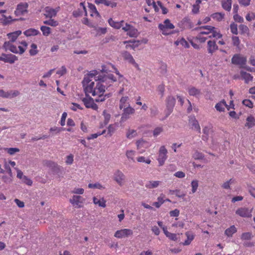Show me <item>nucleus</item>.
<instances>
[{
  "instance_id": "1",
  "label": "nucleus",
  "mask_w": 255,
  "mask_h": 255,
  "mask_svg": "<svg viewBox=\"0 0 255 255\" xmlns=\"http://www.w3.org/2000/svg\"><path fill=\"white\" fill-rule=\"evenodd\" d=\"M104 77L100 75L98 71L92 70L85 76L82 82L86 95H89L91 94L93 96H99L95 99L97 102L105 100L106 96H103L105 87L102 84L104 81Z\"/></svg>"
},
{
  "instance_id": "2",
  "label": "nucleus",
  "mask_w": 255,
  "mask_h": 255,
  "mask_svg": "<svg viewBox=\"0 0 255 255\" xmlns=\"http://www.w3.org/2000/svg\"><path fill=\"white\" fill-rule=\"evenodd\" d=\"M85 199L79 195H73L69 202L75 208H80L84 206Z\"/></svg>"
},
{
  "instance_id": "3",
  "label": "nucleus",
  "mask_w": 255,
  "mask_h": 255,
  "mask_svg": "<svg viewBox=\"0 0 255 255\" xmlns=\"http://www.w3.org/2000/svg\"><path fill=\"white\" fill-rule=\"evenodd\" d=\"M167 150L165 146H161L159 150L157 160L159 166H162L167 158Z\"/></svg>"
},
{
  "instance_id": "4",
  "label": "nucleus",
  "mask_w": 255,
  "mask_h": 255,
  "mask_svg": "<svg viewBox=\"0 0 255 255\" xmlns=\"http://www.w3.org/2000/svg\"><path fill=\"white\" fill-rule=\"evenodd\" d=\"M174 28V25L170 22V20L168 19H165L163 22V24L160 23L158 25V28L162 31V34L165 35H167L169 34V33L167 32V29H172Z\"/></svg>"
},
{
  "instance_id": "5",
  "label": "nucleus",
  "mask_w": 255,
  "mask_h": 255,
  "mask_svg": "<svg viewBox=\"0 0 255 255\" xmlns=\"http://www.w3.org/2000/svg\"><path fill=\"white\" fill-rule=\"evenodd\" d=\"M114 179L120 186H123L126 181V178L124 173L120 171L117 170L114 175Z\"/></svg>"
},
{
  "instance_id": "6",
  "label": "nucleus",
  "mask_w": 255,
  "mask_h": 255,
  "mask_svg": "<svg viewBox=\"0 0 255 255\" xmlns=\"http://www.w3.org/2000/svg\"><path fill=\"white\" fill-rule=\"evenodd\" d=\"M135 112V110L128 105L127 107L124 108L123 113L121 117V122H124L127 119L129 118V115L133 114Z\"/></svg>"
},
{
  "instance_id": "7",
  "label": "nucleus",
  "mask_w": 255,
  "mask_h": 255,
  "mask_svg": "<svg viewBox=\"0 0 255 255\" xmlns=\"http://www.w3.org/2000/svg\"><path fill=\"white\" fill-rule=\"evenodd\" d=\"M176 100L173 96H168L166 99L167 116L170 115L175 104Z\"/></svg>"
},
{
  "instance_id": "8",
  "label": "nucleus",
  "mask_w": 255,
  "mask_h": 255,
  "mask_svg": "<svg viewBox=\"0 0 255 255\" xmlns=\"http://www.w3.org/2000/svg\"><path fill=\"white\" fill-rule=\"evenodd\" d=\"M85 98H83L82 101L84 103L85 106L87 108H92L94 110L98 109L97 105L94 103L93 98L90 97L89 95H86Z\"/></svg>"
},
{
  "instance_id": "9",
  "label": "nucleus",
  "mask_w": 255,
  "mask_h": 255,
  "mask_svg": "<svg viewBox=\"0 0 255 255\" xmlns=\"http://www.w3.org/2000/svg\"><path fill=\"white\" fill-rule=\"evenodd\" d=\"M133 234V232L131 230L128 229H122L117 231L115 233V237L118 238H123L131 236Z\"/></svg>"
},
{
  "instance_id": "10",
  "label": "nucleus",
  "mask_w": 255,
  "mask_h": 255,
  "mask_svg": "<svg viewBox=\"0 0 255 255\" xmlns=\"http://www.w3.org/2000/svg\"><path fill=\"white\" fill-rule=\"evenodd\" d=\"M236 214L242 217H251L252 210H249L247 208L241 207L236 210Z\"/></svg>"
},
{
  "instance_id": "11",
  "label": "nucleus",
  "mask_w": 255,
  "mask_h": 255,
  "mask_svg": "<svg viewBox=\"0 0 255 255\" xmlns=\"http://www.w3.org/2000/svg\"><path fill=\"white\" fill-rule=\"evenodd\" d=\"M16 60H17L16 56L11 54H6L3 53L0 56V60L5 63H12Z\"/></svg>"
},
{
  "instance_id": "12",
  "label": "nucleus",
  "mask_w": 255,
  "mask_h": 255,
  "mask_svg": "<svg viewBox=\"0 0 255 255\" xmlns=\"http://www.w3.org/2000/svg\"><path fill=\"white\" fill-rule=\"evenodd\" d=\"M232 64H246L247 58L244 55L235 54L232 59Z\"/></svg>"
},
{
  "instance_id": "13",
  "label": "nucleus",
  "mask_w": 255,
  "mask_h": 255,
  "mask_svg": "<svg viewBox=\"0 0 255 255\" xmlns=\"http://www.w3.org/2000/svg\"><path fill=\"white\" fill-rule=\"evenodd\" d=\"M189 95L191 96H194L198 98L202 94L200 89H197L194 86H189L187 89Z\"/></svg>"
},
{
  "instance_id": "14",
  "label": "nucleus",
  "mask_w": 255,
  "mask_h": 255,
  "mask_svg": "<svg viewBox=\"0 0 255 255\" xmlns=\"http://www.w3.org/2000/svg\"><path fill=\"white\" fill-rule=\"evenodd\" d=\"M44 10L46 12L44 15L46 18H51L53 17H55L57 14V11L49 6L45 7Z\"/></svg>"
},
{
  "instance_id": "15",
  "label": "nucleus",
  "mask_w": 255,
  "mask_h": 255,
  "mask_svg": "<svg viewBox=\"0 0 255 255\" xmlns=\"http://www.w3.org/2000/svg\"><path fill=\"white\" fill-rule=\"evenodd\" d=\"M189 123L195 130L198 131L199 133L201 132V128L199 123L194 117L190 119Z\"/></svg>"
},
{
  "instance_id": "16",
  "label": "nucleus",
  "mask_w": 255,
  "mask_h": 255,
  "mask_svg": "<svg viewBox=\"0 0 255 255\" xmlns=\"http://www.w3.org/2000/svg\"><path fill=\"white\" fill-rule=\"evenodd\" d=\"M185 235L187 237V240H186L184 243H183V245L184 246H187L191 244V242L194 240L195 235L194 234L188 231L185 233Z\"/></svg>"
},
{
  "instance_id": "17",
  "label": "nucleus",
  "mask_w": 255,
  "mask_h": 255,
  "mask_svg": "<svg viewBox=\"0 0 255 255\" xmlns=\"http://www.w3.org/2000/svg\"><path fill=\"white\" fill-rule=\"evenodd\" d=\"M93 201L94 204L98 205L99 207L104 208L106 207V201L103 198H98L94 197Z\"/></svg>"
},
{
  "instance_id": "18",
  "label": "nucleus",
  "mask_w": 255,
  "mask_h": 255,
  "mask_svg": "<svg viewBox=\"0 0 255 255\" xmlns=\"http://www.w3.org/2000/svg\"><path fill=\"white\" fill-rule=\"evenodd\" d=\"M124 44L127 43L126 46V48H131L134 49L135 47H137L139 44V41L132 40V41H125L123 42Z\"/></svg>"
},
{
  "instance_id": "19",
  "label": "nucleus",
  "mask_w": 255,
  "mask_h": 255,
  "mask_svg": "<svg viewBox=\"0 0 255 255\" xmlns=\"http://www.w3.org/2000/svg\"><path fill=\"white\" fill-rule=\"evenodd\" d=\"M163 231L165 236L170 240L176 241L177 240V234L171 233L167 231V228H163Z\"/></svg>"
},
{
  "instance_id": "20",
  "label": "nucleus",
  "mask_w": 255,
  "mask_h": 255,
  "mask_svg": "<svg viewBox=\"0 0 255 255\" xmlns=\"http://www.w3.org/2000/svg\"><path fill=\"white\" fill-rule=\"evenodd\" d=\"M227 104L224 100H222L215 105V108L219 112H224Z\"/></svg>"
},
{
  "instance_id": "21",
  "label": "nucleus",
  "mask_w": 255,
  "mask_h": 255,
  "mask_svg": "<svg viewBox=\"0 0 255 255\" xmlns=\"http://www.w3.org/2000/svg\"><path fill=\"white\" fill-rule=\"evenodd\" d=\"M122 57L126 62L133 63L134 59L130 53L126 51L122 53Z\"/></svg>"
},
{
  "instance_id": "22",
  "label": "nucleus",
  "mask_w": 255,
  "mask_h": 255,
  "mask_svg": "<svg viewBox=\"0 0 255 255\" xmlns=\"http://www.w3.org/2000/svg\"><path fill=\"white\" fill-rule=\"evenodd\" d=\"M161 183L160 181H149L145 185V187L148 189H152L157 187Z\"/></svg>"
},
{
  "instance_id": "23",
  "label": "nucleus",
  "mask_w": 255,
  "mask_h": 255,
  "mask_svg": "<svg viewBox=\"0 0 255 255\" xmlns=\"http://www.w3.org/2000/svg\"><path fill=\"white\" fill-rule=\"evenodd\" d=\"M20 93L17 90H10L6 91V98L12 99L19 95Z\"/></svg>"
},
{
  "instance_id": "24",
  "label": "nucleus",
  "mask_w": 255,
  "mask_h": 255,
  "mask_svg": "<svg viewBox=\"0 0 255 255\" xmlns=\"http://www.w3.org/2000/svg\"><path fill=\"white\" fill-rule=\"evenodd\" d=\"M237 231L236 228L234 225H233L225 231V234L228 237H231Z\"/></svg>"
},
{
  "instance_id": "25",
  "label": "nucleus",
  "mask_w": 255,
  "mask_h": 255,
  "mask_svg": "<svg viewBox=\"0 0 255 255\" xmlns=\"http://www.w3.org/2000/svg\"><path fill=\"white\" fill-rule=\"evenodd\" d=\"M208 50L209 53H212L215 50L218 49V46L214 41H209L208 42Z\"/></svg>"
},
{
  "instance_id": "26",
  "label": "nucleus",
  "mask_w": 255,
  "mask_h": 255,
  "mask_svg": "<svg viewBox=\"0 0 255 255\" xmlns=\"http://www.w3.org/2000/svg\"><path fill=\"white\" fill-rule=\"evenodd\" d=\"M241 78L244 79L246 83H248L250 81H252L253 77L251 76V74L247 73L243 71H241Z\"/></svg>"
},
{
  "instance_id": "27",
  "label": "nucleus",
  "mask_w": 255,
  "mask_h": 255,
  "mask_svg": "<svg viewBox=\"0 0 255 255\" xmlns=\"http://www.w3.org/2000/svg\"><path fill=\"white\" fill-rule=\"evenodd\" d=\"M23 33L25 36L28 37L31 36L37 35L39 33V31L38 30H36L34 28H29L25 30L23 32Z\"/></svg>"
},
{
  "instance_id": "28",
  "label": "nucleus",
  "mask_w": 255,
  "mask_h": 255,
  "mask_svg": "<svg viewBox=\"0 0 255 255\" xmlns=\"http://www.w3.org/2000/svg\"><path fill=\"white\" fill-rule=\"evenodd\" d=\"M223 8L227 11H230L232 6V0H223L222 2Z\"/></svg>"
},
{
  "instance_id": "29",
  "label": "nucleus",
  "mask_w": 255,
  "mask_h": 255,
  "mask_svg": "<svg viewBox=\"0 0 255 255\" xmlns=\"http://www.w3.org/2000/svg\"><path fill=\"white\" fill-rule=\"evenodd\" d=\"M2 181L5 183H10L12 180V173H6L2 177Z\"/></svg>"
},
{
  "instance_id": "30",
  "label": "nucleus",
  "mask_w": 255,
  "mask_h": 255,
  "mask_svg": "<svg viewBox=\"0 0 255 255\" xmlns=\"http://www.w3.org/2000/svg\"><path fill=\"white\" fill-rule=\"evenodd\" d=\"M28 6L27 3H20L17 5L16 8L24 14L25 12H27Z\"/></svg>"
},
{
  "instance_id": "31",
  "label": "nucleus",
  "mask_w": 255,
  "mask_h": 255,
  "mask_svg": "<svg viewBox=\"0 0 255 255\" xmlns=\"http://www.w3.org/2000/svg\"><path fill=\"white\" fill-rule=\"evenodd\" d=\"M255 125V118L251 116L247 118V123L245 126L249 128H251L253 127Z\"/></svg>"
},
{
  "instance_id": "32",
  "label": "nucleus",
  "mask_w": 255,
  "mask_h": 255,
  "mask_svg": "<svg viewBox=\"0 0 255 255\" xmlns=\"http://www.w3.org/2000/svg\"><path fill=\"white\" fill-rule=\"evenodd\" d=\"M224 13L222 12H216L211 15V17L218 21H221L224 17Z\"/></svg>"
},
{
  "instance_id": "33",
  "label": "nucleus",
  "mask_w": 255,
  "mask_h": 255,
  "mask_svg": "<svg viewBox=\"0 0 255 255\" xmlns=\"http://www.w3.org/2000/svg\"><path fill=\"white\" fill-rule=\"evenodd\" d=\"M128 101V97L127 96L123 97L120 102V108L121 109H123L126 107L127 105V104H128L127 102Z\"/></svg>"
},
{
  "instance_id": "34",
  "label": "nucleus",
  "mask_w": 255,
  "mask_h": 255,
  "mask_svg": "<svg viewBox=\"0 0 255 255\" xmlns=\"http://www.w3.org/2000/svg\"><path fill=\"white\" fill-rule=\"evenodd\" d=\"M137 135V132L135 130L132 129H128L127 133L126 136L128 138L131 139Z\"/></svg>"
},
{
  "instance_id": "35",
  "label": "nucleus",
  "mask_w": 255,
  "mask_h": 255,
  "mask_svg": "<svg viewBox=\"0 0 255 255\" xmlns=\"http://www.w3.org/2000/svg\"><path fill=\"white\" fill-rule=\"evenodd\" d=\"M88 7L90 9L91 12H92V13L91 14V16H93V13H95L97 16H100V14L98 10H97V8L94 4L91 3H88Z\"/></svg>"
},
{
  "instance_id": "36",
  "label": "nucleus",
  "mask_w": 255,
  "mask_h": 255,
  "mask_svg": "<svg viewBox=\"0 0 255 255\" xmlns=\"http://www.w3.org/2000/svg\"><path fill=\"white\" fill-rule=\"evenodd\" d=\"M234 182H235V179L231 178L229 180L227 181L226 182H224L222 185V187L225 189H230L231 184H233L234 183Z\"/></svg>"
},
{
  "instance_id": "37",
  "label": "nucleus",
  "mask_w": 255,
  "mask_h": 255,
  "mask_svg": "<svg viewBox=\"0 0 255 255\" xmlns=\"http://www.w3.org/2000/svg\"><path fill=\"white\" fill-rule=\"evenodd\" d=\"M204 29L205 30H207V31H210V32L211 33L212 31H213L215 29V27L210 26V25H207V26H200L198 27H196L194 29V30H198L200 29Z\"/></svg>"
},
{
  "instance_id": "38",
  "label": "nucleus",
  "mask_w": 255,
  "mask_h": 255,
  "mask_svg": "<svg viewBox=\"0 0 255 255\" xmlns=\"http://www.w3.org/2000/svg\"><path fill=\"white\" fill-rule=\"evenodd\" d=\"M3 166L4 168V172L9 173H12L11 168L10 167V165L9 164V163L8 162V160H7L5 159H3Z\"/></svg>"
},
{
  "instance_id": "39",
  "label": "nucleus",
  "mask_w": 255,
  "mask_h": 255,
  "mask_svg": "<svg viewBox=\"0 0 255 255\" xmlns=\"http://www.w3.org/2000/svg\"><path fill=\"white\" fill-rule=\"evenodd\" d=\"M88 187L91 189H103L104 188L103 186L100 184L99 183H89L88 184Z\"/></svg>"
},
{
  "instance_id": "40",
  "label": "nucleus",
  "mask_w": 255,
  "mask_h": 255,
  "mask_svg": "<svg viewBox=\"0 0 255 255\" xmlns=\"http://www.w3.org/2000/svg\"><path fill=\"white\" fill-rule=\"evenodd\" d=\"M201 0H196L195 4L193 5L192 12L194 13H197L199 10V4L201 3Z\"/></svg>"
},
{
  "instance_id": "41",
  "label": "nucleus",
  "mask_w": 255,
  "mask_h": 255,
  "mask_svg": "<svg viewBox=\"0 0 255 255\" xmlns=\"http://www.w3.org/2000/svg\"><path fill=\"white\" fill-rule=\"evenodd\" d=\"M40 29L44 36H48L51 33V28L49 27L42 26Z\"/></svg>"
},
{
  "instance_id": "42",
  "label": "nucleus",
  "mask_w": 255,
  "mask_h": 255,
  "mask_svg": "<svg viewBox=\"0 0 255 255\" xmlns=\"http://www.w3.org/2000/svg\"><path fill=\"white\" fill-rule=\"evenodd\" d=\"M191 185L192 187V193H194L196 192L199 186L198 181L197 180H194L192 181Z\"/></svg>"
},
{
  "instance_id": "43",
  "label": "nucleus",
  "mask_w": 255,
  "mask_h": 255,
  "mask_svg": "<svg viewBox=\"0 0 255 255\" xmlns=\"http://www.w3.org/2000/svg\"><path fill=\"white\" fill-rule=\"evenodd\" d=\"M45 24L49 25L52 26H56L58 25V22L54 20L53 19L50 18V19L43 21Z\"/></svg>"
},
{
  "instance_id": "44",
  "label": "nucleus",
  "mask_w": 255,
  "mask_h": 255,
  "mask_svg": "<svg viewBox=\"0 0 255 255\" xmlns=\"http://www.w3.org/2000/svg\"><path fill=\"white\" fill-rule=\"evenodd\" d=\"M130 37H136L138 35L137 29L131 26L128 32L127 33Z\"/></svg>"
},
{
  "instance_id": "45",
  "label": "nucleus",
  "mask_w": 255,
  "mask_h": 255,
  "mask_svg": "<svg viewBox=\"0 0 255 255\" xmlns=\"http://www.w3.org/2000/svg\"><path fill=\"white\" fill-rule=\"evenodd\" d=\"M253 237L252 234L250 232L244 233L241 235V239L243 240H249Z\"/></svg>"
},
{
  "instance_id": "46",
  "label": "nucleus",
  "mask_w": 255,
  "mask_h": 255,
  "mask_svg": "<svg viewBox=\"0 0 255 255\" xmlns=\"http://www.w3.org/2000/svg\"><path fill=\"white\" fill-rule=\"evenodd\" d=\"M31 49L29 50L30 55L31 56L35 55L38 53V51L36 50L37 45L35 43H32L31 45Z\"/></svg>"
},
{
  "instance_id": "47",
  "label": "nucleus",
  "mask_w": 255,
  "mask_h": 255,
  "mask_svg": "<svg viewBox=\"0 0 255 255\" xmlns=\"http://www.w3.org/2000/svg\"><path fill=\"white\" fill-rule=\"evenodd\" d=\"M106 132V130H104L102 132H98L97 133H93V134H91L90 135L88 136L87 137V139L88 140H91V139H94V138H97L99 136L102 135V134H104Z\"/></svg>"
},
{
  "instance_id": "48",
  "label": "nucleus",
  "mask_w": 255,
  "mask_h": 255,
  "mask_svg": "<svg viewBox=\"0 0 255 255\" xmlns=\"http://www.w3.org/2000/svg\"><path fill=\"white\" fill-rule=\"evenodd\" d=\"M135 151L134 150H128L126 152V156L128 159H131L132 161H134V156L135 155Z\"/></svg>"
},
{
  "instance_id": "49",
  "label": "nucleus",
  "mask_w": 255,
  "mask_h": 255,
  "mask_svg": "<svg viewBox=\"0 0 255 255\" xmlns=\"http://www.w3.org/2000/svg\"><path fill=\"white\" fill-rule=\"evenodd\" d=\"M5 150L10 155H13L16 152H18L19 149L17 148H6Z\"/></svg>"
},
{
  "instance_id": "50",
  "label": "nucleus",
  "mask_w": 255,
  "mask_h": 255,
  "mask_svg": "<svg viewBox=\"0 0 255 255\" xmlns=\"http://www.w3.org/2000/svg\"><path fill=\"white\" fill-rule=\"evenodd\" d=\"M242 103L244 105L247 107H249V108H252L253 107V103L250 100H244L242 102Z\"/></svg>"
},
{
  "instance_id": "51",
  "label": "nucleus",
  "mask_w": 255,
  "mask_h": 255,
  "mask_svg": "<svg viewBox=\"0 0 255 255\" xmlns=\"http://www.w3.org/2000/svg\"><path fill=\"white\" fill-rule=\"evenodd\" d=\"M21 181L23 183L28 186H31L33 183L32 181L26 176L23 177V178L21 179Z\"/></svg>"
},
{
  "instance_id": "52",
  "label": "nucleus",
  "mask_w": 255,
  "mask_h": 255,
  "mask_svg": "<svg viewBox=\"0 0 255 255\" xmlns=\"http://www.w3.org/2000/svg\"><path fill=\"white\" fill-rule=\"evenodd\" d=\"M95 2L97 4L102 3L106 6H109L112 3L111 1L107 0H95Z\"/></svg>"
},
{
  "instance_id": "53",
  "label": "nucleus",
  "mask_w": 255,
  "mask_h": 255,
  "mask_svg": "<svg viewBox=\"0 0 255 255\" xmlns=\"http://www.w3.org/2000/svg\"><path fill=\"white\" fill-rule=\"evenodd\" d=\"M84 192V189L82 188H75L71 191L72 193L76 194H83Z\"/></svg>"
},
{
  "instance_id": "54",
  "label": "nucleus",
  "mask_w": 255,
  "mask_h": 255,
  "mask_svg": "<svg viewBox=\"0 0 255 255\" xmlns=\"http://www.w3.org/2000/svg\"><path fill=\"white\" fill-rule=\"evenodd\" d=\"M230 28L232 33L234 34H238V26L236 24L234 23H231L230 24Z\"/></svg>"
},
{
  "instance_id": "55",
  "label": "nucleus",
  "mask_w": 255,
  "mask_h": 255,
  "mask_svg": "<svg viewBox=\"0 0 255 255\" xmlns=\"http://www.w3.org/2000/svg\"><path fill=\"white\" fill-rule=\"evenodd\" d=\"M2 16L4 18V19H1V23H2V24L3 25H8L9 24L11 21H13L11 19V20H8V18L6 16V15H4V14H2Z\"/></svg>"
},
{
  "instance_id": "56",
  "label": "nucleus",
  "mask_w": 255,
  "mask_h": 255,
  "mask_svg": "<svg viewBox=\"0 0 255 255\" xmlns=\"http://www.w3.org/2000/svg\"><path fill=\"white\" fill-rule=\"evenodd\" d=\"M246 19L249 21L255 19V13L254 12H249L246 16Z\"/></svg>"
},
{
  "instance_id": "57",
  "label": "nucleus",
  "mask_w": 255,
  "mask_h": 255,
  "mask_svg": "<svg viewBox=\"0 0 255 255\" xmlns=\"http://www.w3.org/2000/svg\"><path fill=\"white\" fill-rule=\"evenodd\" d=\"M171 227L172 228H179L182 229L184 227V223L182 221H178L175 223L172 224Z\"/></svg>"
},
{
  "instance_id": "58",
  "label": "nucleus",
  "mask_w": 255,
  "mask_h": 255,
  "mask_svg": "<svg viewBox=\"0 0 255 255\" xmlns=\"http://www.w3.org/2000/svg\"><path fill=\"white\" fill-rule=\"evenodd\" d=\"M137 161L138 162H145L147 164H150L151 163V160L150 159L148 158L145 159V157L143 156H139L137 158Z\"/></svg>"
},
{
  "instance_id": "59",
  "label": "nucleus",
  "mask_w": 255,
  "mask_h": 255,
  "mask_svg": "<svg viewBox=\"0 0 255 255\" xmlns=\"http://www.w3.org/2000/svg\"><path fill=\"white\" fill-rule=\"evenodd\" d=\"M74 156L72 154H69L67 156L65 162L67 165H71L73 163L74 161Z\"/></svg>"
},
{
  "instance_id": "60",
  "label": "nucleus",
  "mask_w": 255,
  "mask_h": 255,
  "mask_svg": "<svg viewBox=\"0 0 255 255\" xmlns=\"http://www.w3.org/2000/svg\"><path fill=\"white\" fill-rule=\"evenodd\" d=\"M163 130L162 127H157L153 131V134L154 136H157L161 133Z\"/></svg>"
},
{
  "instance_id": "61",
  "label": "nucleus",
  "mask_w": 255,
  "mask_h": 255,
  "mask_svg": "<svg viewBox=\"0 0 255 255\" xmlns=\"http://www.w3.org/2000/svg\"><path fill=\"white\" fill-rule=\"evenodd\" d=\"M193 157L195 159H201L203 158V155L202 153L196 151L193 155Z\"/></svg>"
},
{
  "instance_id": "62",
  "label": "nucleus",
  "mask_w": 255,
  "mask_h": 255,
  "mask_svg": "<svg viewBox=\"0 0 255 255\" xmlns=\"http://www.w3.org/2000/svg\"><path fill=\"white\" fill-rule=\"evenodd\" d=\"M157 91L161 95V97H163L164 93L165 91V86L163 84L159 85L157 87Z\"/></svg>"
},
{
  "instance_id": "63",
  "label": "nucleus",
  "mask_w": 255,
  "mask_h": 255,
  "mask_svg": "<svg viewBox=\"0 0 255 255\" xmlns=\"http://www.w3.org/2000/svg\"><path fill=\"white\" fill-rule=\"evenodd\" d=\"M7 36L9 39H10L9 41L11 42H14L17 39L16 36L15 35L13 32L9 33L7 34Z\"/></svg>"
},
{
  "instance_id": "64",
  "label": "nucleus",
  "mask_w": 255,
  "mask_h": 255,
  "mask_svg": "<svg viewBox=\"0 0 255 255\" xmlns=\"http://www.w3.org/2000/svg\"><path fill=\"white\" fill-rule=\"evenodd\" d=\"M212 131V128L210 127H205L203 129V132L207 136H208Z\"/></svg>"
}]
</instances>
